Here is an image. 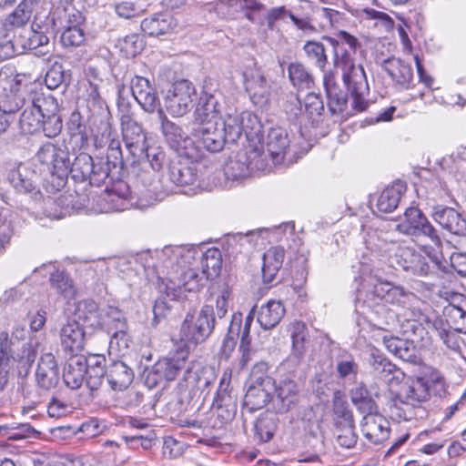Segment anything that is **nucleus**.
<instances>
[{
    "label": "nucleus",
    "mask_w": 466,
    "mask_h": 466,
    "mask_svg": "<svg viewBox=\"0 0 466 466\" xmlns=\"http://www.w3.org/2000/svg\"><path fill=\"white\" fill-rule=\"evenodd\" d=\"M431 218L446 231L457 236H466V218L455 208L434 207Z\"/></svg>",
    "instance_id": "a878e982"
},
{
    "label": "nucleus",
    "mask_w": 466,
    "mask_h": 466,
    "mask_svg": "<svg viewBox=\"0 0 466 466\" xmlns=\"http://www.w3.org/2000/svg\"><path fill=\"white\" fill-rule=\"evenodd\" d=\"M104 202L102 212L123 211L132 205L128 186L119 182L113 188L106 190L101 197Z\"/></svg>",
    "instance_id": "cd10ccee"
},
{
    "label": "nucleus",
    "mask_w": 466,
    "mask_h": 466,
    "mask_svg": "<svg viewBox=\"0 0 466 466\" xmlns=\"http://www.w3.org/2000/svg\"><path fill=\"white\" fill-rule=\"evenodd\" d=\"M334 434L338 444L345 449L353 448L358 440V436L354 431V422L341 425H335Z\"/></svg>",
    "instance_id": "052dcab7"
},
{
    "label": "nucleus",
    "mask_w": 466,
    "mask_h": 466,
    "mask_svg": "<svg viewBox=\"0 0 466 466\" xmlns=\"http://www.w3.org/2000/svg\"><path fill=\"white\" fill-rule=\"evenodd\" d=\"M265 167L264 151L257 145H248L229 157L225 164L224 174L228 179L238 180L253 171L264 170Z\"/></svg>",
    "instance_id": "6e6552de"
},
{
    "label": "nucleus",
    "mask_w": 466,
    "mask_h": 466,
    "mask_svg": "<svg viewBox=\"0 0 466 466\" xmlns=\"http://www.w3.org/2000/svg\"><path fill=\"white\" fill-rule=\"evenodd\" d=\"M31 11L26 7V4L21 3L6 18L5 26L21 27L29 21Z\"/></svg>",
    "instance_id": "338daca9"
},
{
    "label": "nucleus",
    "mask_w": 466,
    "mask_h": 466,
    "mask_svg": "<svg viewBox=\"0 0 466 466\" xmlns=\"http://www.w3.org/2000/svg\"><path fill=\"white\" fill-rule=\"evenodd\" d=\"M219 96V94L204 92L203 96L200 97L199 105L195 111L196 123L224 120L219 116L222 109Z\"/></svg>",
    "instance_id": "c756f323"
},
{
    "label": "nucleus",
    "mask_w": 466,
    "mask_h": 466,
    "mask_svg": "<svg viewBox=\"0 0 466 466\" xmlns=\"http://www.w3.org/2000/svg\"><path fill=\"white\" fill-rule=\"evenodd\" d=\"M297 103L299 105V108H298V112H294L296 117L299 115L305 116L312 123L319 120L324 111V104L319 94L314 92L309 93L304 98L303 108L299 99H297Z\"/></svg>",
    "instance_id": "ea45409f"
},
{
    "label": "nucleus",
    "mask_w": 466,
    "mask_h": 466,
    "mask_svg": "<svg viewBox=\"0 0 466 466\" xmlns=\"http://www.w3.org/2000/svg\"><path fill=\"white\" fill-rule=\"evenodd\" d=\"M160 130L167 146L179 156L192 161L197 160L200 154L193 138L188 137L180 126L168 119L162 108L157 111Z\"/></svg>",
    "instance_id": "9d476101"
},
{
    "label": "nucleus",
    "mask_w": 466,
    "mask_h": 466,
    "mask_svg": "<svg viewBox=\"0 0 466 466\" xmlns=\"http://www.w3.org/2000/svg\"><path fill=\"white\" fill-rule=\"evenodd\" d=\"M35 158L44 169L53 175L62 177L69 172L71 162L68 152L52 143L43 145Z\"/></svg>",
    "instance_id": "f3484780"
},
{
    "label": "nucleus",
    "mask_w": 466,
    "mask_h": 466,
    "mask_svg": "<svg viewBox=\"0 0 466 466\" xmlns=\"http://www.w3.org/2000/svg\"><path fill=\"white\" fill-rule=\"evenodd\" d=\"M79 207L75 202V197L72 194H60L57 197H47L44 200V212L46 217L54 219H61L66 217L71 209H76Z\"/></svg>",
    "instance_id": "7c9ffc66"
},
{
    "label": "nucleus",
    "mask_w": 466,
    "mask_h": 466,
    "mask_svg": "<svg viewBox=\"0 0 466 466\" xmlns=\"http://www.w3.org/2000/svg\"><path fill=\"white\" fill-rule=\"evenodd\" d=\"M232 370H225L219 381V386L214 399V405L218 408L228 407L234 404V398L231 394L230 380Z\"/></svg>",
    "instance_id": "864d4df0"
},
{
    "label": "nucleus",
    "mask_w": 466,
    "mask_h": 466,
    "mask_svg": "<svg viewBox=\"0 0 466 466\" xmlns=\"http://www.w3.org/2000/svg\"><path fill=\"white\" fill-rule=\"evenodd\" d=\"M313 410L309 408L304 413V419H306L310 424L309 426V431L312 438L315 440L314 448L318 451H321L324 448V438H323V428H322V420L320 418L316 417L314 420H312Z\"/></svg>",
    "instance_id": "680f3d73"
},
{
    "label": "nucleus",
    "mask_w": 466,
    "mask_h": 466,
    "mask_svg": "<svg viewBox=\"0 0 466 466\" xmlns=\"http://www.w3.org/2000/svg\"><path fill=\"white\" fill-rule=\"evenodd\" d=\"M127 329H117L111 333L109 348L118 352H123L129 348L130 339L127 333Z\"/></svg>",
    "instance_id": "774afa93"
},
{
    "label": "nucleus",
    "mask_w": 466,
    "mask_h": 466,
    "mask_svg": "<svg viewBox=\"0 0 466 466\" xmlns=\"http://www.w3.org/2000/svg\"><path fill=\"white\" fill-rule=\"evenodd\" d=\"M333 48L334 65L341 70L342 80L350 92L370 90L366 73L361 65L354 62V56L360 47L359 39L347 31L340 30L335 36H325Z\"/></svg>",
    "instance_id": "7ed1b4c3"
},
{
    "label": "nucleus",
    "mask_w": 466,
    "mask_h": 466,
    "mask_svg": "<svg viewBox=\"0 0 466 466\" xmlns=\"http://www.w3.org/2000/svg\"><path fill=\"white\" fill-rule=\"evenodd\" d=\"M429 396V387L424 379L410 380L391 399L390 415L399 420L423 419L427 416L423 403L428 400Z\"/></svg>",
    "instance_id": "39448f33"
},
{
    "label": "nucleus",
    "mask_w": 466,
    "mask_h": 466,
    "mask_svg": "<svg viewBox=\"0 0 466 466\" xmlns=\"http://www.w3.org/2000/svg\"><path fill=\"white\" fill-rule=\"evenodd\" d=\"M100 309L94 300L84 299L76 304L74 315L71 318H76L79 323L82 321L83 324L91 328H97Z\"/></svg>",
    "instance_id": "79ce46f5"
},
{
    "label": "nucleus",
    "mask_w": 466,
    "mask_h": 466,
    "mask_svg": "<svg viewBox=\"0 0 466 466\" xmlns=\"http://www.w3.org/2000/svg\"><path fill=\"white\" fill-rule=\"evenodd\" d=\"M289 140L285 129L273 127L267 137V152L274 164H280L285 157Z\"/></svg>",
    "instance_id": "473e14b6"
},
{
    "label": "nucleus",
    "mask_w": 466,
    "mask_h": 466,
    "mask_svg": "<svg viewBox=\"0 0 466 466\" xmlns=\"http://www.w3.org/2000/svg\"><path fill=\"white\" fill-rule=\"evenodd\" d=\"M443 316L449 329L466 333V309L462 306L447 305L443 309Z\"/></svg>",
    "instance_id": "37998d69"
},
{
    "label": "nucleus",
    "mask_w": 466,
    "mask_h": 466,
    "mask_svg": "<svg viewBox=\"0 0 466 466\" xmlns=\"http://www.w3.org/2000/svg\"><path fill=\"white\" fill-rule=\"evenodd\" d=\"M37 385L46 390L54 389L59 381L58 366L51 352L43 353L35 371Z\"/></svg>",
    "instance_id": "bb28decb"
},
{
    "label": "nucleus",
    "mask_w": 466,
    "mask_h": 466,
    "mask_svg": "<svg viewBox=\"0 0 466 466\" xmlns=\"http://www.w3.org/2000/svg\"><path fill=\"white\" fill-rule=\"evenodd\" d=\"M244 84L255 106L262 107L268 104L271 96V83L260 69L247 71L244 74Z\"/></svg>",
    "instance_id": "a211bd4d"
},
{
    "label": "nucleus",
    "mask_w": 466,
    "mask_h": 466,
    "mask_svg": "<svg viewBox=\"0 0 466 466\" xmlns=\"http://www.w3.org/2000/svg\"><path fill=\"white\" fill-rule=\"evenodd\" d=\"M303 51L311 63L321 71H324L328 63V56L322 43L318 41H307L303 46Z\"/></svg>",
    "instance_id": "5fc2aeb1"
},
{
    "label": "nucleus",
    "mask_w": 466,
    "mask_h": 466,
    "mask_svg": "<svg viewBox=\"0 0 466 466\" xmlns=\"http://www.w3.org/2000/svg\"><path fill=\"white\" fill-rule=\"evenodd\" d=\"M130 88L134 98L144 111L154 113L161 108L157 91L148 79L136 76L131 80Z\"/></svg>",
    "instance_id": "4be33fe9"
},
{
    "label": "nucleus",
    "mask_w": 466,
    "mask_h": 466,
    "mask_svg": "<svg viewBox=\"0 0 466 466\" xmlns=\"http://www.w3.org/2000/svg\"><path fill=\"white\" fill-rule=\"evenodd\" d=\"M187 350H177L167 358L158 360L146 375V383L150 387H155L163 381H171L177 378L183 370L188 371Z\"/></svg>",
    "instance_id": "f8f14e48"
},
{
    "label": "nucleus",
    "mask_w": 466,
    "mask_h": 466,
    "mask_svg": "<svg viewBox=\"0 0 466 466\" xmlns=\"http://www.w3.org/2000/svg\"><path fill=\"white\" fill-rule=\"evenodd\" d=\"M285 250L282 247H271L262 258V278L265 283H271L282 267Z\"/></svg>",
    "instance_id": "e433bc0d"
},
{
    "label": "nucleus",
    "mask_w": 466,
    "mask_h": 466,
    "mask_svg": "<svg viewBox=\"0 0 466 466\" xmlns=\"http://www.w3.org/2000/svg\"><path fill=\"white\" fill-rule=\"evenodd\" d=\"M106 377L112 390H123L132 383L134 372L125 362L113 360L106 365Z\"/></svg>",
    "instance_id": "c85d7f7f"
},
{
    "label": "nucleus",
    "mask_w": 466,
    "mask_h": 466,
    "mask_svg": "<svg viewBox=\"0 0 466 466\" xmlns=\"http://www.w3.org/2000/svg\"><path fill=\"white\" fill-rule=\"evenodd\" d=\"M116 46L127 58L135 57L144 49V37L138 34L133 33L119 38Z\"/></svg>",
    "instance_id": "603ef678"
},
{
    "label": "nucleus",
    "mask_w": 466,
    "mask_h": 466,
    "mask_svg": "<svg viewBox=\"0 0 466 466\" xmlns=\"http://www.w3.org/2000/svg\"><path fill=\"white\" fill-rule=\"evenodd\" d=\"M352 403L361 412H370L374 408V402L369 395V391L363 384H358L350 390Z\"/></svg>",
    "instance_id": "13d9d810"
},
{
    "label": "nucleus",
    "mask_w": 466,
    "mask_h": 466,
    "mask_svg": "<svg viewBox=\"0 0 466 466\" xmlns=\"http://www.w3.org/2000/svg\"><path fill=\"white\" fill-rule=\"evenodd\" d=\"M299 396L298 384L290 379L274 380L272 393V408L279 413L289 410L297 402Z\"/></svg>",
    "instance_id": "5701e85b"
},
{
    "label": "nucleus",
    "mask_w": 466,
    "mask_h": 466,
    "mask_svg": "<svg viewBox=\"0 0 466 466\" xmlns=\"http://www.w3.org/2000/svg\"><path fill=\"white\" fill-rule=\"evenodd\" d=\"M45 111L46 114L42 118L41 129L46 137L49 138L56 137L61 133L63 127L62 118L57 114V102L56 101L55 108L47 106V109H45Z\"/></svg>",
    "instance_id": "de8ad7c7"
},
{
    "label": "nucleus",
    "mask_w": 466,
    "mask_h": 466,
    "mask_svg": "<svg viewBox=\"0 0 466 466\" xmlns=\"http://www.w3.org/2000/svg\"><path fill=\"white\" fill-rule=\"evenodd\" d=\"M67 131L72 140H75L76 146L83 147L86 144L88 135L86 127L83 121V116L77 111H74L67 122Z\"/></svg>",
    "instance_id": "09e8293b"
},
{
    "label": "nucleus",
    "mask_w": 466,
    "mask_h": 466,
    "mask_svg": "<svg viewBox=\"0 0 466 466\" xmlns=\"http://www.w3.org/2000/svg\"><path fill=\"white\" fill-rule=\"evenodd\" d=\"M2 337L5 339V342L1 343L2 351L10 353L9 361H12V366L15 365L18 375L21 377L26 376L30 370L33 362L36 358V347H38V343H35V345H33L32 343H26L24 344L20 350H15V349L12 348L9 349L7 342L8 334L2 333L0 334V339H2Z\"/></svg>",
    "instance_id": "412c9836"
},
{
    "label": "nucleus",
    "mask_w": 466,
    "mask_h": 466,
    "mask_svg": "<svg viewBox=\"0 0 466 466\" xmlns=\"http://www.w3.org/2000/svg\"><path fill=\"white\" fill-rule=\"evenodd\" d=\"M97 328L107 333L117 329H127L125 314L116 307L106 306L100 309Z\"/></svg>",
    "instance_id": "58836bf2"
},
{
    "label": "nucleus",
    "mask_w": 466,
    "mask_h": 466,
    "mask_svg": "<svg viewBox=\"0 0 466 466\" xmlns=\"http://www.w3.org/2000/svg\"><path fill=\"white\" fill-rule=\"evenodd\" d=\"M176 26L177 22L169 14H157L141 22L142 31L152 36L167 34Z\"/></svg>",
    "instance_id": "4c0bfd02"
},
{
    "label": "nucleus",
    "mask_w": 466,
    "mask_h": 466,
    "mask_svg": "<svg viewBox=\"0 0 466 466\" xmlns=\"http://www.w3.org/2000/svg\"><path fill=\"white\" fill-rule=\"evenodd\" d=\"M61 347L71 355H78L85 347L86 334L83 324L76 318L68 317L62 324L59 331Z\"/></svg>",
    "instance_id": "6ab92c4d"
},
{
    "label": "nucleus",
    "mask_w": 466,
    "mask_h": 466,
    "mask_svg": "<svg viewBox=\"0 0 466 466\" xmlns=\"http://www.w3.org/2000/svg\"><path fill=\"white\" fill-rule=\"evenodd\" d=\"M386 349L399 359L406 362L419 361L418 350L413 341L399 337H383Z\"/></svg>",
    "instance_id": "2f4dec72"
},
{
    "label": "nucleus",
    "mask_w": 466,
    "mask_h": 466,
    "mask_svg": "<svg viewBox=\"0 0 466 466\" xmlns=\"http://www.w3.org/2000/svg\"><path fill=\"white\" fill-rule=\"evenodd\" d=\"M196 248L187 246H166L154 252L139 255L145 268H154L164 290L172 299L186 292H196L203 285L205 277L195 268H187L195 260Z\"/></svg>",
    "instance_id": "f257e3e1"
},
{
    "label": "nucleus",
    "mask_w": 466,
    "mask_h": 466,
    "mask_svg": "<svg viewBox=\"0 0 466 466\" xmlns=\"http://www.w3.org/2000/svg\"><path fill=\"white\" fill-rule=\"evenodd\" d=\"M405 189L406 187L401 182H396L386 187L378 198V209L384 213H390L395 210Z\"/></svg>",
    "instance_id": "a19ab883"
},
{
    "label": "nucleus",
    "mask_w": 466,
    "mask_h": 466,
    "mask_svg": "<svg viewBox=\"0 0 466 466\" xmlns=\"http://www.w3.org/2000/svg\"><path fill=\"white\" fill-rule=\"evenodd\" d=\"M64 369L63 380L66 385L76 390L81 387L87 369V361L83 356L74 355Z\"/></svg>",
    "instance_id": "f704fd0d"
},
{
    "label": "nucleus",
    "mask_w": 466,
    "mask_h": 466,
    "mask_svg": "<svg viewBox=\"0 0 466 466\" xmlns=\"http://www.w3.org/2000/svg\"><path fill=\"white\" fill-rule=\"evenodd\" d=\"M122 135L125 146L130 155L137 159L143 158L147 151V136L142 127L129 117L122 120Z\"/></svg>",
    "instance_id": "aec40b11"
},
{
    "label": "nucleus",
    "mask_w": 466,
    "mask_h": 466,
    "mask_svg": "<svg viewBox=\"0 0 466 466\" xmlns=\"http://www.w3.org/2000/svg\"><path fill=\"white\" fill-rule=\"evenodd\" d=\"M54 15L62 27L79 26L84 20L82 14L70 5L63 9L58 7Z\"/></svg>",
    "instance_id": "bf43d9fd"
},
{
    "label": "nucleus",
    "mask_w": 466,
    "mask_h": 466,
    "mask_svg": "<svg viewBox=\"0 0 466 466\" xmlns=\"http://www.w3.org/2000/svg\"><path fill=\"white\" fill-rule=\"evenodd\" d=\"M61 43L64 46H80L86 40L84 30L80 26L64 27Z\"/></svg>",
    "instance_id": "69168bd1"
},
{
    "label": "nucleus",
    "mask_w": 466,
    "mask_h": 466,
    "mask_svg": "<svg viewBox=\"0 0 466 466\" xmlns=\"http://www.w3.org/2000/svg\"><path fill=\"white\" fill-rule=\"evenodd\" d=\"M198 179L196 167L181 161H172L167 170L162 175L161 183L164 190L168 193L188 194L183 187L194 185Z\"/></svg>",
    "instance_id": "dca6fc26"
},
{
    "label": "nucleus",
    "mask_w": 466,
    "mask_h": 466,
    "mask_svg": "<svg viewBox=\"0 0 466 466\" xmlns=\"http://www.w3.org/2000/svg\"><path fill=\"white\" fill-rule=\"evenodd\" d=\"M242 322V314L241 313H234L232 316V319L228 328V332L227 337L223 340V344L220 350V358L224 360H228L233 352L236 344L237 339L239 336L240 332V323Z\"/></svg>",
    "instance_id": "c03bdc74"
},
{
    "label": "nucleus",
    "mask_w": 466,
    "mask_h": 466,
    "mask_svg": "<svg viewBox=\"0 0 466 466\" xmlns=\"http://www.w3.org/2000/svg\"><path fill=\"white\" fill-rule=\"evenodd\" d=\"M19 38L11 30L4 28L0 31V61L19 54Z\"/></svg>",
    "instance_id": "4d7b16f0"
},
{
    "label": "nucleus",
    "mask_w": 466,
    "mask_h": 466,
    "mask_svg": "<svg viewBox=\"0 0 466 466\" xmlns=\"http://www.w3.org/2000/svg\"><path fill=\"white\" fill-rule=\"evenodd\" d=\"M227 117L223 121L195 123L191 129L192 137L209 152H219L229 141Z\"/></svg>",
    "instance_id": "ddd939ff"
},
{
    "label": "nucleus",
    "mask_w": 466,
    "mask_h": 466,
    "mask_svg": "<svg viewBox=\"0 0 466 466\" xmlns=\"http://www.w3.org/2000/svg\"><path fill=\"white\" fill-rule=\"evenodd\" d=\"M290 336L292 339L291 358H295L299 361L306 352V325L301 321H294L290 327Z\"/></svg>",
    "instance_id": "49530a36"
},
{
    "label": "nucleus",
    "mask_w": 466,
    "mask_h": 466,
    "mask_svg": "<svg viewBox=\"0 0 466 466\" xmlns=\"http://www.w3.org/2000/svg\"><path fill=\"white\" fill-rule=\"evenodd\" d=\"M195 93L194 86L187 80L174 83L164 96L166 110L173 117L183 116L190 110Z\"/></svg>",
    "instance_id": "2eb2a0df"
},
{
    "label": "nucleus",
    "mask_w": 466,
    "mask_h": 466,
    "mask_svg": "<svg viewBox=\"0 0 466 466\" xmlns=\"http://www.w3.org/2000/svg\"><path fill=\"white\" fill-rule=\"evenodd\" d=\"M214 312L211 305H205L198 315L187 314L180 328L181 350H187L205 341L214 328Z\"/></svg>",
    "instance_id": "0eeeda50"
},
{
    "label": "nucleus",
    "mask_w": 466,
    "mask_h": 466,
    "mask_svg": "<svg viewBox=\"0 0 466 466\" xmlns=\"http://www.w3.org/2000/svg\"><path fill=\"white\" fill-rule=\"evenodd\" d=\"M95 359L94 363H88L85 376L86 386L91 390H96L101 386L106 375V370L103 367L105 358L98 356Z\"/></svg>",
    "instance_id": "6e6d98bb"
},
{
    "label": "nucleus",
    "mask_w": 466,
    "mask_h": 466,
    "mask_svg": "<svg viewBox=\"0 0 466 466\" xmlns=\"http://www.w3.org/2000/svg\"><path fill=\"white\" fill-rule=\"evenodd\" d=\"M370 364L374 376L385 382L400 381L403 378V373L396 365L379 352H372L370 354Z\"/></svg>",
    "instance_id": "72a5a7b5"
},
{
    "label": "nucleus",
    "mask_w": 466,
    "mask_h": 466,
    "mask_svg": "<svg viewBox=\"0 0 466 466\" xmlns=\"http://www.w3.org/2000/svg\"><path fill=\"white\" fill-rule=\"evenodd\" d=\"M419 298L412 292L405 290L400 286H395L389 281H378L371 290L368 291L365 299L358 298L355 305L356 312L370 323L382 320L388 323L390 311L386 304L400 309L399 315H402L407 321L416 320L420 316L418 309Z\"/></svg>",
    "instance_id": "f03ea898"
},
{
    "label": "nucleus",
    "mask_w": 466,
    "mask_h": 466,
    "mask_svg": "<svg viewBox=\"0 0 466 466\" xmlns=\"http://www.w3.org/2000/svg\"><path fill=\"white\" fill-rule=\"evenodd\" d=\"M292 85L299 89H309L314 85L312 75L299 63H292L288 68Z\"/></svg>",
    "instance_id": "8fccbe9b"
},
{
    "label": "nucleus",
    "mask_w": 466,
    "mask_h": 466,
    "mask_svg": "<svg viewBox=\"0 0 466 466\" xmlns=\"http://www.w3.org/2000/svg\"><path fill=\"white\" fill-rule=\"evenodd\" d=\"M365 439L373 444H381L390 437V422L381 415L368 412L360 422Z\"/></svg>",
    "instance_id": "b1692460"
},
{
    "label": "nucleus",
    "mask_w": 466,
    "mask_h": 466,
    "mask_svg": "<svg viewBox=\"0 0 466 466\" xmlns=\"http://www.w3.org/2000/svg\"><path fill=\"white\" fill-rule=\"evenodd\" d=\"M230 142H236L242 134L248 145H257L263 150L261 137L263 126L258 116L251 111L227 115V126Z\"/></svg>",
    "instance_id": "9b49d317"
},
{
    "label": "nucleus",
    "mask_w": 466,
    "mask_h": 466,
    "mask_svg": "<svg viewBox=\"0 0 466 466\" xmlns=\"http://www.w3.org/2000/svg\"><path fill=\"white\" fill-rule=\"evenodd\" d=\"M18 99L24 108L18 122L21 133L33 135L41 130L42 118L45 116L47 106L56 107V99L53 96H44L42 94H29L27 97Z\"/></svg>",
    "instance_id": "1a4fd4ad"
},
{
    "label": "nucleus",
    "mask_w": 466,
    "mask_h": 466,
    "mask_svg": "<svg viewBox=\"0 0 466 466\" xmlns=\"http://www.w3.org/2000/svg\"><path fill=\"white\" fill-rule=\"evenodd\" d=\"M27 168L24 166H19L16 171L11 175V181L14 187L20 192L29 193L35 189V184L32 177H27Z\"/></svg>",
    "instance_id": "e2e57ef3"
},
{
    "label": "nucleus",
    "mask_w": 466,
    "mask_h": 466,
    "mask_svg": "<svg viewBox=\"0 0 466 466\" xmlns=\"http://www.w3.org/2000/svg\"><path fill=\"white\" fill-rule=\"evenodd\" d=\"M51 287L66 299L74 298L76 289L70 277L65 272L56 270L50 273Z\"/></svg>",
    "instance_id": "3c124183"
},
{
    "label": "nucleus",
    "mask_w": 466,
    "mask_h": 466,
    "mask_svg": "<svg viewBox=\"0 0 466 466\" xmlns=\"http://www.w3.org/2000/svg\"><path fill=\"white\" fill-rule=\"evenodd\" d=\"M268 364L258 362L252 368L248 389L244 398V405L249 411H255L272 402L274 380L268 375Z\"/></svg>",
    "instance_id": "423d86ee"
},
{
    "label": "nucleus",
    "mask_w": 466,
    "mask_h": 466,
    "mask_svg": "<svg viewBox=\"0 0 466 466\" xmlns=\"http://www.w3.org/2000/svg\"><path fill=\"white\" fill-rule=\"evenodd\" d=\"M378 63L395 85L403 89L413 87V71L409 64L395 56L382 59Z\"/></svg>",
    "instance_id": "393cba45"
},
{
    "label": "nucleus",
    "mask_w": 466,
    "mask_h": 466,
    "mask_svg": "<svg viewBox=\"0 0 466 466\" xmlns=\"http://www.w3.org/2000/svg\"><path fill=\"white\" fill-rule=\"evenodd\" d=\"M366 243L371 251L389 257L391 264L395 263L408 273L427 276L431 271L426 258L412 248L398 244L377 233L370 234Z\"/></svg>",
    "instance_id": "20e7f679"
},
{
    "label": "nucleus",
    "mask_w": 466,
    "mask_h": 466,
    "mask_svg": "<svg viewBox=\"0 0 466 466\" xmlns=\"http://www.w3.org/2000/svg\"><path fill=\"white\" fill-rule=\"evenodd\" d=\"M396 228L400 233L407 236L425 237L435 245L441 243L437 229L422 211L415 207L406 208L404 219L396 226Z\"/></svg>",
    "instance_id": "4468645a"
},
{
    "label": "nucleus",
    "mask_w": 466,
    "mask_h": 466,
    "mask_svg": "<svg viewBox=\"0 0 466 466\" xmlns=\"http://www.w3.org/2000/svg\"><path fill=\"white\" fill-rule=\"evenodd\" d=\"M284 314L281 301L271 299L258 309L257 321L262 329H270L279 323Z\"/></svg>",
    "instance_id": "c9c22d12"
},
{
    "label": "nucleus",
    "mask_w": 466,
    "mask_h": 466,
    "mask_svg": "<svg viewBox=\"0 0 466 466\" xmlns=\"http://www.w3.org/2000/svg\"><path fill=\"white\" fill-rule=\"evenodd\" d=\"M202 275L206 279L217 277L221 268L222 257L218 248H210L202 255Z\"/></svg>",
    "instance_id": "a18cd8bd"
},
{
    "label": "nucleus",
    "mask_w": 466,
    "mask_h": 466,
    "mask_svg": "<svg viewBox=\"0 0 466 466\" xmlns=\"http://www.w3.org/2000/svg\"><path fill=\"white\" fill-rule=\"evenodd\" d=\"M69 171H78L82 175L84 180L88 179L94 172V159L88 154H80L70 165Z\"/></svg>",
    "instance_id": "0e129e2a"
}]
</instances>
